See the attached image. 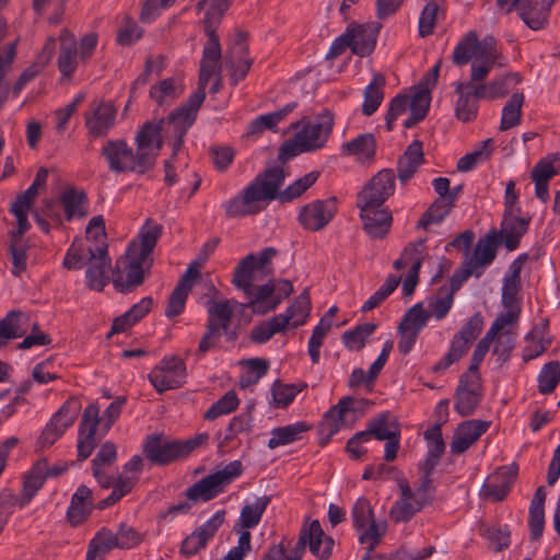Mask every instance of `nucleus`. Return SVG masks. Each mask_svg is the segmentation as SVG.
<instances>
[{
  "instance_id": "f257e3e1",
  "label": "nucleus",
  "mask_w": 560,
  "mask_h": 560,
  "mask_svg": "<svg viewBox=\"0 0 560 560\" xmlns=\"http://www.w3.org/2000/svg\"><path fill=\"white\" fill-rule=\"evenodd\" d=\"M318 176V172H311L280 191V187L285 178L283 167L272 166L266 168L240 195L232 198L225 205L226 215L240 218L257 214L275 199H279L281 202H290L301 197L313 186Z\"/></svg>"
},
{
  "instance_id": "f03ea898",
  "label": "nucleus",
  "mask_w": 560,
  "mask_h": 560,
  "mask_svg": "<svg viewBox=\"0 0 560 560\" xmlns=\"http://www.w3.org/2000/svg\"><path fill=\"white\" fill-rule=\"evenodd\" d=\"M499 52L493 37L479 40L475 32H468L456 45L452 60L456 66L471 61L469 84L478 98H501L506 95V82L512 75H503L488 84L486 78L495 65Z\"/></svg>"
},
{
  "instance_id": "7ed1b4c3",
  "label": "nucleus",
  "mask_w": 560,
  "mask_h": 560,
  "mask_svg": "<svg viewBox=\"0 0 560 560\" xmlns=\"http://www.w3.org/2000/svg\"><path fill=\"white\" fill-rule=\"evenodd\" d=\"M161 224L148 219L138 236L130 242L124 256L116 261L113 284L120 293H130L140 287L153 265L151 254L162 235Z\"/></svg>"
},
{
  "instance_id": "20e7f679",
  "label": "nucleus",
  "mask_w": 560,
  "mask_h": 560,
  "mask_svg": "<svg viewBox=\"0 0 560 560\" xmlns=\"http://www.w3.org/2000/svg\"><path fill=\"white\" fill-rule=\"evenodd\" d=\"M152 128L143 125L136 136V152L122 139L107 140L102 147L101 154L106 160L108 168L117 174H144L153 167L159 155V144L152 139Z\"/></svg>"
},
{
  "instance_id": "39448f33",
  "label": "nucleus",
  "mask_w": 560,
  "mask_h": 560,
  "mask_svg": "<svg viewBox=\"0 0 560 560\" xmlns=\"http://www.w3.org/2000/svg\"><path fill=\"white\" fill-rule=\"evenodd\" d=\"M200 106L201 104L195 105L189 97L183 106L171 113L167 118L161 119L158 122L149 121L144 124L151 126L153 129L151 137L159 144V151L162 149L163 139L172 138L174 139L172 144L173 156L179 152L183 145V139L195 122Z\"/></svg>"
},
{
  "instance_id": "423d86ee",
  "label": "nucleus",
  "mask_w": 560,
  "mask_h": 560,
  "mask_svg": "<svg viewBox=\"0 0 560 560\" xmlns=\"http://www.w3.org/2000/svg\"><path fill=\"white\" fill-rule=\"evenodd\" d=\"M276 255V248L267 247L258 254L245 256L234 270L232 283L245 294H249L256 285L255 282L261 280L262 276L272 273L270 261Z\"/></svg>"
},
{
  "instance_id": "0eeeda50",
  "label": "nucleus",
  "mask_w": 560,
  "mask_h": 560,
  "mask_svg": "<svg viewBox=\"0 0 560 560\" xmlns=\"http://www.w3.org/2000/svg\"><path fill=\"white\" fill-rule=\"evenodd\" d=\"M332 539L325 535L318 521H313L308 527H302L299 540L295 546V558L287 560H298L299 552H302L306 545L313 555L320 559H327L331 553ZM284 557L282 545H273L264 556L262 560H281Z\"/></svg>"
},
{
  "instance_id": "6e6552de",
  "label": "nucleus",
  "mask_w": 560,
  "mask_h": 560,
  "mask_svg": "<svg viewBox=\"0 0 560 560\" xmlns=\"http://www.w3.org/2000/svg\"><path fill=\"white\" fill-rule=\"evenodd\" d=\"M334 126V114L327 109L317 115L313 121L310 117L303 116L301 119L290 125V130H296L299 144L308 152L319 150L325 147Z\"/></svg>"
},
{
  "instance_id": "1a4fd4ad",
  "label": "nucleus",
  "mask_w": 560,
  "mask_h": 560,
  "mask_svg": "<svg viewBox=\"0 0 560 560\" xmlns=\"http://www.w3.org/2000/svg\"><path fill=\"white\" fill-rule=\"evenodd\" d=\"M242 472V464L234 460L225 465L222 469L203 477L198 482L187 489L186 495L191 501H209L221 493L226 485Z\"/></svg>"
},
{
  "instance_id": "9d476101",
  "label": "nucleus",
  "mask_w": 560,
  "mask_h": 560,
  "mask_svg": "<svg viewBox=\"0 0 560 560\" xmlns=\"http://www.w3.org/2000/svg\"><path fill=\"white\" fill-rule=\"evenodd\" d=\"M354 527L360 532L359 541L373 551L386 532V524H377L370 501L359 498L352 508Z\"/></svg>"
},
{
  "instance_id": "9b49d317",
  "label": "nucleus",
  "mask_w": 560,
  "mask_h": 560,
  "mask_svg": "<svg viewBox=\"0 0 560 560\" xmlns=\"http://www.w3.org/2000/svg\"><path fill=\"white\" fill-rule=\"evenodd\" d=\"M208 39L205 44L202 58L200 61L199 80L197 91L190 95L192 103L201 104L206 98L205 89L213 75H221L219 61L221 59V46L218 35H207Z\"/></svg>"
},
{
  "instance_id": "f8f14e48",
  "label": "nucleus",
  "mask_w": 560,
  "mask_h": 560,
  "mask_svg": "<svg viewBox=\"0 0 560 560\" xmlns=\"http://www.w3.org/2000/svg\"><path fill=\"white\" fill-rule=\"evenodd\" d=\"M186 365L184 361L171 355L164 358L149 374V381L162 394L166 390L182 387L186 382Z\"/></svg>"
},
{
  "instance_id": "ddd939ff",
  "label": "nucleus",
  "mask_w": 560,
  "mask_h": 560,
  "mask_svg": "<svg viewBox=\"0 0 560 560\" xmlns=\"http://www.w3.org/2000/svg\"><path fill=\"white\" fill-rule=\"evenodd\" d=\"M337 213V198L314 200L300 209L298 221L300 225L310 232H318L325 229Z\"/></svg>"
},
{
  "instance_id": "4468645a",
  "label": "nucleus",
  "mask_w": 560,
  "mask_h": 560,
  "mask_svg": "<svg viewBox=\"0 0 560 560\" xmlns=\"http://www.w3.org/2000/svg\"><path fill=\"white\" fill-rule=\"evenodd\" d=\"M79 411L80 404L78 400L74 398L68 399L46 424L38 439V445L42 448L51 446L74 423Z\"/></svg>"
},
{
  "instance_id": "2eb2a0df",
  "label": "nucleus",
  "mask_w": 560,
  "mask_h": 560,
  "mask_svg": "<svg viewBox=\"0 0 560 560\" xmlns=\"http://www.w3.org/2000/svg\"><path fill=\"white\" fill-rule=\"evenodd\" d=\"M396 175L393 170L384 168L374 175L358 195L357 206L382 207L395 191Z\"/></svg>"
},
{
  "instance_id": "dca6fc26",
  "label": "nucleus",
  "mask_w": 560,
  "mask_h": 560,
  "mask_svg": "<svg viewBox=\"0 0 560 560\" xmlns=\"http://www.w3.org/2000/svg\"><path fill=\"white\" fill-rule=\"evenodd\" d=\"M117 109L110 102L96 101L90 105L84 115V122L90 137L97 139L108 135L115 125Z\"/></svg>"
},
{
  "instance_id": "f3484780",
  "label": "nucleus",
  "mask_w": 560,
  "mask_h": 560,
  "mask_svg": "<svg viewBox=\"0 0 560 560\" xmlns=\"http://www.w3.org/2000/svg\"><path fill=\"white\" fill-rule=\"evenodd\" d=\"M481 397V380L472 374H463L455 392V410L462 417H468L475 412Z\"/></svg>"
},
{
  "instance_id": "a211bd4d",
  "label": "nucleus",
  "mask_w": 560,
  "mask_h": 560,
  "mask_svg": "<svg viewBox=\"0 0 560 560\" xmlns=\"http://www.w3.org/2000/svg\"><path fill=\"white\" fill-rule=\"evenodd\" d=\"M200 276V262H190L168 299L166 317L173 318L184 312L188 294Z\"/></svg>"
},
{
  "instance_id": "6ab92c4d",
  "label": "nucleus",
  "mask_w": 560,
  "mask_h": 560,
  "mask_svg": "<svg viewBox=\"0 0 560 560\" xmlns=\"http://www.w3.org/2000/svg\"><path fill=\"white\" fill-rule=\"evenodd\" d=\"M100 408L90 405L85 408L79 428L78 460H85L96 446V429L100 423Z\"/></svg>"
},
{
  "instance_id": "aec40b11",
  "label": "nucleus",
  "mask_w": 560,
  "mask_h": 560,
  "mask_svg": "<svg viewBox=\"0 0 560 560\" xmlns=\"http://www.w3.org/2000/svg\"><path fill=\"white\" fill-rule=\"evenodd\" d=\"M225 520V511H218L209 521L197 527L189 536H187L180 547V551L185 556H192L203 549L207 542L215 535Z\"/></svg>"
},
{
  "instance_id": "412c9836",
  "label": "nucleus",
  "mask_w": 560,
  "mask_h": 560,
  "mask_svg": "<svg viewBox=\"0 0 560 560\" xmlns=\"http://www.w3.org/2000/svg\"><path fill=\"white\" fill-rule=\"evenodd\" d=\"M364 232L373 240H383L389 233L393 218L389 210L376 206H358Z\"/></svg>"
},
{
  "instance_id": "4be33fe9",
  "label": "nucleus",
  "mask_w": 560,
  "mask_h": 560,
  "mask_svg": "<svg viewBox=\"0 0 560 560\" xmlns=\"http://www.w3.org/2000/svg\"><path fill=\"white\" fill-rule=\"evenodd\" d=\"M88 253V285L92 290L102 291L107 283L106 271L110 268V259L107 255V244L102 242L96 248L89 247Z\"/></svg>"
},
{
  "instance_id": "5701e85b",
  "label": "nucleus",
  "mask_w": 560,
  "mask_h": 560,
  "mask_svg": "<svg viewBox=\"0 0 560 560\" xmlns=\"http://www.w3.org/2000/svg\"><path fill=\"white\" fill-rule=\"evenodd\" d=\"M518 472L516 464L500 467L483 485L480 495L494 502L502 501L511 489Z\"/></svg>"
},
{
  "instance_id": "b1692460",
  "label": "nucleus",
  "mask_w": 560,
  "mask_h": 560,
  "mask_svg": "<svg viewBox=\"0 0 560 560\" xmlns=\"http://www.w3.org/2000/svg\"><path fill=\"white\" fill-rule=\"evenodd\" d=\"M143 453L156 465H166L182 457L179 441H171L162 435L149 436L143 445Z\"/></svg>"
},
{
  "instance_id": "393cba45",
  "label": "nucleus",
  "mask_w": 560,
  "mask_h": 560,
  "mask_svg": "<svg viewBox=\"0 0 560 560\" xmlns=\"http://www.w3.org/2000/svg\"><path fill=\"white\" fill-rule=\"evenodd\" d=\"M225 62L231 68V80L237 84L248 73L252 67V59L248 58V45L246 44V33L238 32L235 43L224 57Z\"/></svg>"
},
{
  "instance_id": "a878e982",
  "label": "nucleus",
  "mask_w": 560,
  "mask_h": 560,
  "mask_svg": "<svg viewBox=\"0 0 560 560\" xmlns=\"http://www.w3.org/2000/svg\"><path fill=\"white\" fill-rule=\"evenodd\" d=\"M490 427L489 421L468 420L462 422L453 436L450 448L453 454L468 450Z\"/></svg>"
},
{
  "instance_id": "bb28decb",
  "label": "nucleus",
  "mask_w": 560,
  "mask_h": 560,
  "mask_svg": "<svg viewBox=\"0 0 560 560\" xmlns=\"http://www.w3.org/2000/svg\"><path fill=\"white\" fill-rule=\"evenodd\" d=\"M400 499L397 500L389 511V517L396 523H406L422 510L423 503L413 497V491L406 479L398 480Z\"/></svg>"
},
{
  "instance_id": "cd10ccee",
  "label": "nucleus",
  "mask_w": 560,
  "mask_h": 560,
  "mask_svg": "<svg viewBox=\"0 0 560 560\" xmlns=\"http://www.w3.org/2000/svg\"><path fill=\"white\" fill-rule=\"evenodd\" d=\"M354 399L352 397H343L339 402L332 406L326 413V419L319 424V434L326 435V439H322V445H325L329 439L336 434L340 428L345 424V418L347 412L354 411Z\"/></svg>"
},
{
  "instance_id": "c85d7f7f",
  "label": "nucleus",
  "mask_w": 560,
  "mask_h": 560,
  "mask_svg": "<svg viewBox=\"0 0 560 560\" xmlns=\"http://www.w3.org/2000/svg\"><path fill=\"white\" fill-rule=\"evenodd\" d=\"M30 223H18V229L9 232L8 250L12 261V272L19 276L26 269V252L30 243L23 236L28 231Z\"/></svg>"
},
{
  "instance_id": "c756f323",
  "label": "nucleus",
  "mask_w": 560,
  "mask_h": 560,
  "mask_svg": "<svg viewBox=\"0 0 560 560\" xmlns=\"http://www.w3.org/2000/svg\"><path fill=\"white\" fill-rule=\"evenodd\" d=\"M378 31L380 25L376 23L349 25L352 52L361 57L369 56L375 48Z\"/></svg>"
},
{
  "instance_id": "7c9ffc66",
  "label": "nucleus",
  "mask_w": 560,
  "mask_h": 560,
  "mask_svg": "<svg viewBox=\"0 0 560 560\" xmlns=\"http://www.w3.org/2000/svg\"><path fill=\"white\" fill-rule=\"evenodd\" d=\"M48 478V463L45 458L37 460L25 476L21 497L16 495V504L24 508Z\"/></svg>"
},
{
  "instance_id": "2f4dec72",
  "label": "nucleus",
  "mask_w": 560,
  "mask_h": 560,
  "mask_svg": "<svg viewBox=\"0 0 560 560\" xmlns=\"http://www.w3.org/2000/svg\"><path fill=\"white\" fill-rule=\"evenodd\" d=\"M528 220L515 217L511 209L505 210V214L501 224V230L498 233L499 238L508 250H514L520 244L521 237L526 233Z\"/></svg>"
},
{
  "instance_id": "473e14b6",
  "label": "nucleus",
  "mask_w": 560,
  "mask_h": 560,
  "mask_svg": "<svg viewBox=\"0 0 560 560\" xmlns=\"http://www.w3.org/2000/svg\"><path fill=\"white\" fill-rule=\"evenodd\" d=\"M455 93L458 96L455 104L456 118L463 122L474 120L477 117L479 98L475 96L469 81L456 82Z\"/></svg>"
},
{
  "instance_id": "72a5a7b5",
  "label": "nucleus",
  "mask_w": 560,
  "mask_h": 560,
  "mask_svg": "<svg viewBox=\"0 0 560 560\" xmlns=\"http://www.w3.org/2000/svg\"><path fill=\"white\" fill-rule=\"evenodd\" d=\"M423 162L422 142L413 140L398 160L397 171L399 182L406 184Z\"/></svg>"
},
{
  "instance_id": "f704fd0d",
  "label": "nucleus",
  "mask_w": 560,
  "mask_h": 560,
  "mask_svg": "<svg viewBox=\"0 0 560 560\" xmlns=\"http://www.w3.org/2000/svg\"><path fill=\"white\" fill-rule=\"evenodd\" d=\"M116 446L112 442L104 443L92 460L93 476L103 488H109L114 478L106 474V467L116 460Z\"/></svg>"
},
{
  "instance_id": "c9c22d12",
  "label": "nucleus",
  "mask_w": 560,
  "mask_h": 560,
  "mask_svg": "<svg viewBox=\"0 0 560 560\" xmlns=\"http://www.w3.org/2000/svg\"><path fill=\"white\" fill-rule=\"evenodd\" d=\"M152 305V298L147 296L135 304L129 311L116 317L107 338H110L114 334L124 332L140 322L151 311Z\"/></svg>"
},
{
  "instance_id": "e433bc0d",
  "label": "nucleus",
  "mask_w": 560,
  "mask_h": 560,
  "mask_svg": "<svg viewBox=\"0 0 560 560\" xmlns=\"http://www.w3.org/2000/svg\"><path fill=\"white\" fill-rule=\"evenodd\" d=\"M230 2L231 0H200L197 3L198 11H201L207 5L205 18L202 20L203 32L206 35H218L217 28L229 9Z\"/></svg>"
},
{
  "instance_id": "4c0bfd02",
  "label": "nucleus",
  "mask_w": 560,
  "mask_h": 560,
  "mask_svg": "<svg viewBox=\"0 0 560 560\" xmlns=\"http://www.w3.org/2000/svg\"><path fill=\"white\" fill-rule=\"evenodd\" d=\"M59 39L60 55L58 58V68L63 77H70L77 68V40L74 35L66 28L61 31Z\"/></svg>"
},
{
  "instance_id": "58836bf2",
  "label": "nucleus",
  "mask_w": 560,
  "mask_h": 560,
  "mask_svg": "<svg viewBox=\"0 0 560 560\" xmlns=\"http://www.w3.org/2000/svg\"><path fill=\"white\" fill-rule=\"evenodd\" d=\"M376 141L372 133H363L351 141L341 144V153L347 156H354L359 162L374 159Z\"/></svg>"
},
{
  "instance_id": "ea45409f",
  "label": "nucleus",
  "mask_w": 560,
  "mask_h": 560,
  "mask_svg": "<svg viewBox=\"0 0 560 560\" xmlns=\"http://www.w3.org/2000/svg\"><path fill=\"white\" fill-rule=\"evenodd\" d=\"M93 508L92 491L86 486H80L71 499L68 509V520L72 525H79L86 520Z\"/></svg>"
},
{
  "instance_id": "a19ab883",
  "label": "nucleus",
  "mask_w": 560,
  "mask_h": 560,
  "mask_svg": "<svg viewBox=\"0 0 560 560\" xmlns=\"http://www.w3.org/2000/svg\"><path fill=\"white\" fill-rule=\"evenodd\" d=\"M499 246V235L497 231H491L483 237H480L474 249V257L467 262L475 269L485 267L495 258Z\"/></svg>"
},
{
  "instance_id": "79ce46f5",
  "label": "nucleus",
  "mask_w": 560,
  "mask_h": 560,
  "mask_svg": "<svg viewBox=\"0 0 560 560\" xmlns=\"http://www.w3.org/2000/svg\"><path fill=\"white\" fill-rule=\"evenodd\" d=\"M273 293L275 288L270 284V281L262 285H255L249 294H245L248 302L243 306L252 308L256 314L264 315L276 308L271 307Z\"/></svg>"
},
{
  "instance_id": "37998d69",
  "label": "nucleus",
  "mask_w": 560,
  "mask_h": 560,
  "mask_svg": "<svg viewBox=\"0 0 560 560\" xmlns=\"http://www.w3.org/2000/svg\"><path fill=\"white\" fill-rule=\"evenodd\" d=\"M117 536L107 528H102L91 540L86 560H104V557L114 548H118Z\"/></svg>"
},
{
  "instance_id": "c03bdc74",
  "label": "nucleus",
  "mask_w": 560,
  "mask_h": 560,
  "mask_svg": "<svg viewBox=\"0 0 560 560\" xmlns=\"http://www.w3.org/2000/svg\"><path fill=\"white\" fill-rule=\"evenodd\" d=\"M60 202L63 207L68 221L73 218H84L88 215L85 208L86 195L84 191H78L74 188L66 189L60 196Z\"/></svg>"
},
{
  "instance_id": "a18cd8bd",
  "label": "nucleus",
  "mask_w": 560,
  "mask_h": 560,
  "mask_svg": "<svg viewBox=\"0 0 560 560\" xmlns=\"http://www.w3.org/2000/svg\"><path fill=\"white\" fill-rule=\"evenodd\" d=\"M311 429L305 422H295L293 424L276 428L271 431V439L268 447L275 450L279 446L290 444L301 438V434Z\"/></svg>"
},
{
  "instance_id": "49530a36",
  "label": "nucleus",
  "mask_w": 560,
  "mask_h": 560,
  "mask_svg": "<svg viewBox=\"0 0 560 560\" xmlns=\"http://www.w3.org/2000/svg\"><path fill=\"white\" fill-rule=\"evenodd\" d=\"M430 102L431 95L429 89H422L419 86V90L415 92L411 100L409 98L411 115L404 122L405 128H412L425 117L430 107Z\"/></svg>"
},
{
  "instance_id": "de8ad7c7",
  "label": "nucleus",
  "mask_w": 560,
  "mask_h": 560,
  "mask_svg": "<svg viewBox=\"0 0 560 560\" xmlns=\"http://www.w3.org/2000/svg\"><path fill=\"white\" fill-rule=\"evenodd\" d=\"M288 328V318L277 315L269 320L255 326L250 331V340L254 343H265L275 334L283 332Z\"/></svg>"
},
{
  "instance_id": "09e8293b",
  "label": "nucleus",
  "mask_w": 560,
  "mask_h": 560,
  "mask_svg": "<svg viewBox=\"0 0 560 560\" xmlns=\"http://www.w3.org/2000/svg\"><path fill=\"white\" fill-rule=\"evenodd\" d=\"M384 85L385 78L380 73L375 74L364 91V103L362 107L364 115L371 116L377 110L384 97Z\"/></svg>"
},
{
  "instance_id": "8fccbe9b",
  "label": "nucleus",
  "mask_w": 560,
  "mask_h": 560,
  "mask_svg": "<svg viewBox=\"0 0 560 560\" xmlns=\"http://www.w3.org/2000/svg\"><path fill=\"white\" fill-rule=\"evenodd\" d=\"M524 104L523 93H514L502 109L500 130L505 131L521 124L522 106Z\"/></svg>"
},
{
  "instance_id": "3c124183",
  "label": "nucleus",
  "mask_w": 560,
  "mask_h": 560,
  "mask_svg": "<svg viewBox=\"0 0 560 560\" xmlns=\"http://www.w3.org/2000/svg\"><path fill=\"white\" fill-rule=\"evenodd\" d=\"M269 503L270 497L262 495L257 498L254 503L245 504L240 515L241 526L248 529L258 525Z\"/></svg>"
},
{
  "instance_id": "603ef678",
  "label": "nucleus",
  "mask_w": 560,
  "mask_h": 560,
  "mask_svg": "<svg viewBox=\"0 0 560 560\" xmlns=\"http://www.w3.org/2000/svg\"><path fill=\"white\" fill-rule=\"evenodd\" d=\"M376 327L373 323L358 325L354 329L343 332L342 341L349 350L360 351L364 348L366 340L372 336Z\"/></svg>"
},
{
  "instance_id": "864d4df0",
  "label": "nucleus",
  "mask_w": 560,
  "mask_h": 560,
  "mask_svg": "<svg viewBox=\"0 0 560 560\" xmlns=\"http://www.w3.org/2000/svg\"><path fill=\"white\" fill-rule=\"evenodd\" d=\"M521 19L532 30L537 31L544 27L548 19V7H538L537 3H525L516 8Z\"/></svg>"
},
{
  "instance_id": "5fc2aeb1",
  "label": "nucleus",
  "mask_w": 560,
  "mask_h": 560,
  "mask_svg": "<svg viewBox=\"0 0 560 560\" xmlns=\"http://www.w3.org/2000/svg\"><path fill=\"white\" fill-rule=\"evenodd\" d=\"M238 303L234 300L210 303L208 307L209 317H214L217 319L219 323V331H221V334H229L233 308Z\"/></svg>"
},
{
  "instance_id": "6e6d98bb",
  "label": "nucleus",
  "mask_w": 560,
  "mask_h": 560,
  "mask_svg": "<svg viewBox=\"0 0 560 560\" xmlns=\"http://www.w3.org/2000/svg\"><path fill=\"white\" fill-rule=\"evenodd\" d=\"M430 317V312L425 311L421 303L413 305L407 311L401 319L398 329L407 330L419 335Z\"/></svg>"
},
{
  "instance_id": "4d7b16f0",
  "label": "nucleus",
  "mask_w": 560,
  "mask_h": 560,
  "mask_svg": "<svg viewBox=\"0 0 560 560\" xmlns=\"http://www.w3.org/2000/svg\"><path fill=\"white\" fill-rule=\"evenodd\" d=\"M310 313V299L306 292L299 295L282 317L288 318V327L296 328L305 323Z\"/></svg>"
},
{
  "instance_id": "13d9d810",
  "label": "nucleus",
  "mask_w": 560,
  "mask_h": 560,
  "mask_svg": "<svg viewBox=\"0 0 560 560\" xmlns=\"http://www.w3.org/2000/svg\"><path fill=\"white\" fill-rule=\"evenodd\" d=\"M454 206L446 198H438L423 213L418 222L419 228L428 229L432 223L442 222Z\"/></svg>"
},
{
  "instance_id": "bf43d9fd",
  "label": "nucleus",
  "mask_w": 560,
  "mask_h": 560,
  "mask_svg": "<svg viewBox=\"0 0 560 560\" xmlns=\"http://www.w3.org/2000/svg\"><path fill=\"white\" fill-rule=\"evenodd\" d=\"M16 55V40L0 48V109L9 95V85L3 81L7 70L10 68Z\"/></svg>"
},
{
  "instance_id": "052dcab7",
  "label": "nucleus",
  "mask_w": 560,
  "mask_h": 560,
  "mask_svg": "<svg viewBox=\"0 0 560 560\" xmlns=\"http://www.w3.org/2000/svg\"><path fill=\"white\" fill-rule=\"evenodd\" d=\"M38 188L32 184L24 192L20 194L11 205V212L15 215L18 223H28L27 213L31 205L38 195Z\"/></svg>"
},
{
  "instance_id": "680f3d73",
  "label": "nucleus",
  "mask_w": 560,
  "mask_h": 560,
  "mask_svg": "<svg viewBox=\"0 0 560 560\" xmlns=\"http://www.w3.org/2000/svg\"><path fill=\"white\" fill-rule=\"evenodd\" d=\"M370 433L380 440L384 441L390 436H396L400 433V429L397 422H389L388 413H382L374 419L369 421Z\"/></svg>"
},
{
  "instance_id": "e2e57ef3",
  "label": "nucleus",
  "mask_w": 560,
  "mask_h": 560,
  "mask_svg": "<svg viewBox=\"0 0 560 560\" xmlns=\"http://www.w3.org/2000/svg\"><path fill=\"white\" fill-rule=\"evenodd\" d=\"M238 402L236 393L230 390L206 411L205 419L212 421L221 416L229 415L237 408Z\"/></svg>"
},
{
  "instance_id": "0e129e2a",
  "label": "nucleus",
  "mask_w": 560,
  "mask_h": 560,
  "mask_svg": "<svg viewBox=\"0 0 560 560\" xmlns=\"http://www.w3.org/2000/svg\"><path fill=\"white\" fill-rule=\"evenodd\" d=\"M560 382V363L558 361H550L545 364L539 373L538 383L539 392L541 394H549L555 390Z\"/></svg>"
},
{
  "instance_id": "69168bd1",
  "label": "nucleus",
  "mask_w": 560,
  "mask_h": 560,
  "mask_svg": "<svg viewBox=\"0 0 560 560\" xmlns=\"http://www.w3.org/2000/svg\"><path fill=\"white\" fill-rule=\"evenodd\" d=\"M469 342L455 336L452 340L448 352L433 366L434 372H441L447 369L453 363L459 361L468 350Z\"/></svg>"
},
{
  "instance_id": "338daca9",
  "label": "nucleus",
  "mask_w": 560,
  "mask_h": 560,
  "mask_svg": "<svg viewBox=\"0 0 560 560\" xmlns=\"http://www.w3.org/2000/svg\"><path fill=\"white\" fill-rule=\"evenodd\" d=\"M400 277L388 276L384 284L365 301L362 306V312L366 313L377 307L383 301H385L398 287Z\"/></svg>"
},
{
  "instance_id": "774afa93",
  "label": "nucleus",
  "mask_w": 560,
  "mask_h": 560,
  "mask_svg": "<svg viewBox=\"0 0 560 560\" xmlns=\"http://www.w3.org/2000/svg\"><path fill=\"white\" fill-rule=\"evenodd\" d=\"M180 94V89L175 86L173 79L162 80L150 90V96L159 105L170 104Z\"/></svg>"
}]
</instances>
